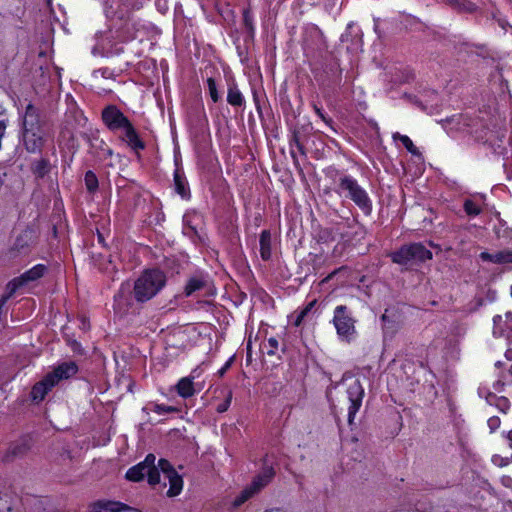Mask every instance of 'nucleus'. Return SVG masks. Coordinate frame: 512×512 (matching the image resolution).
<instances>
[{"mask_svg": "<svg viewBox=\"0 0 512 512\" xmlns=\"http://www.w3.org/2000/svg\"><path fill=\"white\" fill-rule=\"evenodd\" d=\"M46 131L40 111L28 104L22 121V139L26 150L30 153L40 152L45 143Z\"/></svg>", "mask_w": 512, "mask_h": 512, "instance_id": "f257e3e1", "label": "nucleus"}, {"mask_svg": "<svg viewBox=\"0 0 512 512\" xmlns=\"http://www.w3.org/2000/svg\"><path fill=\"white\" fill-rule=\"evenodd\" d=\"M102 120L110 131L123 130L122 140L133 150L138 151L145 148V143L139 138L132 123L117 106H106L102 111Z\"/></svg>", "mask_w": 512, "mask_h": 512, "instance_id": "f03ea898", "label": "nucleus"}, {"mask_svg": "<svg viewBox=\"0 0 512 512\" xmlns=\"http://www.w3.org/2000/svg\"><path fill=\"white\" fill-rule=\"evenodd\" d=\"M166 284V276L159 269L145 270L134 282L133 296L138 303H145L156 296Z\"/></svg>", "mask_w": 512, "mask_h": 512, "instance_id": "7ed1b4c3", "label": "nucleus"}, {"mask_svg": "<svg viewBox=\"0 0 512 512\" xmlns=\"http://www.w3.org/2000/svg\"><path fill=\"white\" fill-rule=\"evenodd\" d=\"M390 256L394 263L410 267L431 259L432 252L421 243H412L403 245Z\"/></svg>", "mask_w": 512, "mask_h": 512, "instance_id": "20e7f679", "label": "nucleus"}, {"mask_svg": "<svg viewBox=\"0 0 512 512\" xmlns=\"http://www.w3.org/2000/svg\"><path fill=\"white\" fill-rule=\"evenodd\" d=\"M155 460L154 454H148L144 461L128 469L126 478L133 482H139L147 477L150 485L158 484L160 482V474L155 465Z\"/></svg>", "mask_w": 512, "mask_h": 512, "instance_id": "39448f33", "label": "nucleus"}, {"mask_svg": "<svg viewBox=\"0 0 512 512\" xmlns=\"http://www.w3.org/2000/svg\"><path fill=\"white\" fill-rule=\"evenodd\" d=\"M339 188L345 196L352 200L365 213L371 211V200L366 191L350 176L344 175L339 179Z\"/></svg>", "mask_w": 512, "mask_h": 512, "instance_id": "423d86ee", "label": "nucleus"}, {"mask_svg": "<svg viewBox=\"0 0 512 512\" xmlns=\"http://www.w3.org/2000/svg\"><path fill=\"white\" fill-rule=\"evenodd\" d=\"M356 320L346 305H339L334 310L333 324L338 336L345 341H350L356 334Z\"/></svg>", "mask_w": 512, "mask_h": 512, "instance_id": "0eeeda50", "label": "nucleus"}, {"mask_svg": "<svg viewBox=\"0 0 512 512\" xmlns=\"http://www.w3.org/2000/svg\"><path fill=\"white\" fill-rule=\"evenodd\" d=\"M275 475L272 466H265L262 471L253 479L252 483L246 487L241 494L235 498L233 505L239 507L244 504L249 498L257 494L268 483L271 482Z\"/></svg>", "mask_w": 512, "mask_h": 512, "instance_id": "6e6552de", "label": "nucleus"}, {"mask_svg": "<svg viewBox=\"0 0 512 512\" xmlns=\"http://www.w3.org/2000/svg\"><path fill=\"white\" fill-rule=\"evenodd\" d=\"M347 396L349 400L348 423L352 425L354 417L362 405L364 396V389L359 380H354L348 385Z\"/></svg>", "mask_w": 512, "mask_h": 512, "instance_id": "1a4fd4ad", "label": "nucleus"}, {"mask_svg": "<svg viewBox=\"0 0 512 512\" xmlns=\"http://www.w3.org/2000/svg\"><path fill=\"white\" fill-rule=\"evenodd\" d=\"M77 372L78 366L74 361L63 362L47 374V380H51V385L56 386L61 380L69 379Z\"/></svg>", "mask_w": 512, "mask_h": 512, "instance_id": "9d476101", "label": "nucleus"}, {"mask_svg": "<svg viewBox=\"0 0 512 512\" xmlns=\"http://www.w3.org/2000/svg\"><path fill=\"white\" fill-rule=\"evenodd\" d=\"M31 446V439L28 437H23L11 443L3 456V461L12 462L16 459L24 457L31 449Z\"/></svg>", "mask_w": 512, "mask_h": 512, "instance_id": "9b49d317", "label": "nucleus"}, {"mask_svg": "<svg viewBox=\"0 0 512 512\" xmlns=\"http://www.w3.org/2000/svg\"><path fill=\"white\" fill-rule=\"evenodd\" d=\"M140 512L138 509L131 508L125 504L120 502L107 501L102 502L98 501L92 505V512Z\"/></svg>", "mask_w": 512, "mask_h": 512, "instance_id": "f8f14e48", "label": "nucleus"}, {"mask_svg": "<svg viewBox=\"0 0 512 512\" xmlns=\"http://www.w3.org/2000/svg\"><path fill=\"white\" fill-rule=\"evenodd\" d=\"M480 259L494 264H512V250L505 249L495 253L481 252Z\"/></svg>", "mask_w": 512, "mask_h": 512, "instance_id": "ddd939ff", "label": "nucleus"}, {"mask_svg": "<svg viewBox=\"0 0 512 512\" xmlns=\"http://www.w3.org/2000/svg\"><path fill=\"white\" fill-rule=\"evenodd\" d=\"M55 385H51V380H47V375L39 382H37L31 390V398L33 401L40 402L42 401L45 396L48 394L49 391L54 387Z\"/></svg>", "mask_w": 512, "mask_h": 512, "instance_id": "4468645a", "label": "nucleus"}, {"mask_svg": "<svg viewBox=\"0 0 512 512\" xmlns=\"http://www.w3.org/2000/svg\"><path fill=\"white\" fill-rule=\"evenodd\" d=\"M260 255L264 261L271 257V233L269 230H263L260 234Z\"/></svg>", "mask_w": 512, "mask_h": 512, "instance_id": "2eb2a0df", "label": "nucleus"}, {"mask_svg": "<svg viewBox=\"0 0 512 512\" xmlns=\"http://www.w3.org/2000/svg\"><path fill=\"white\" fill-rule=\"evenodd\" d=\"M176 390H177V393L183 398H188V397L193 396L195 393L193 378H190V377L181 378L176 385Z\"/></svg>", "mask_w": 512, "mask_h": 512, "instance_id": "dca6fc26", "label": "nucleus"}, {"mask_svg": "<svg viewBox=\"0 0 512 512\" xmlns=\"http://www.w3.org/2000/svg\"><path fill=\"white\" fill-rule=\"evenodd\" d=\"M174 186H175V191L179 195H181L182 198L190 197V190L187 186V181H186L184 175L179 170H176L174 173Z\"/></svg>", "mask_w": 512, "mask_h": 512, "instance_id": "f3484780", "label": "nucleus"}, {"mask_svg": "<svg viewBox=\"0 0 512 512\" xmlns=\"http://www.w3.org/2000/svg\"><path fill=\"white\" fill-rule=\"evenodd\" d=\"M33 242V232L31 230L23 231L17 238L14 243V249L19 253H23L27 250V248Z\"/></svg>", "mask_w": 512, "mask_h": 512, "instance_id": "a211bd4d", "label": "nucleus"}, {"mask_svg": "<svg viewBox=\"0 0 512 512\" xmlns=\"http://www.w3.org/2000/svg\"><path fill=\"white\" fill-rule=\"evenodd\" d=\"M166 478L168 479L170 485V488L167 491V495L169 497H174L180 494L183 487L182 477L176 472Z\"/></svg>", "mask_w": 512, "mask_h": 512, "instance_id": "6ab92c4d", "label": "nucleus"}, {"mask_svg": "<svg viewBox=\"0 0 512 512\" xmlns=\"http://www.w3.org/2000/svg\"><path fill=\"white\" fill-rule=\"evenodd\" d=\"M45 271L46 267L42 264H38L31 268L30 270L23 273L20 277L24 283H27L41 278L44 275Z\"/></svg>", "mask_w": 512, "mask_h": 512, "instance_id": "aec40b11", "label": "nucleus"}, {"mask_svg": "<svg viewBox=\"0 0 512 512\" xmlns=\"http://www.w3.org/2000/svg\"><path fill=\"white\" fill-rule=\"evenodd\" d=\"M227 102L232 106H241L244 103V98L235 84L228 88Z\"/></svg>", "mask_w": 512, "mask_h": 512, "instance_id": "412c9836", "label": "nucleus"}, {"mask_svg": "<svg viewBox=\"0 0 512 512\" xmlns=\"http://www.w3.org/2000/svg\"><path fill=\"white\" fill-rule=\"evenodd\" d=\"M51 170L50 162L47 159H40L36 161L32 166L34 175L39 178L46 176Z\"/></svg>", "mask_w": 512, "mask_h": 512, "instance_id": "4be33fe9", "label": "nucleus"}, {"mask_svg": "<svg viewBox=\"0 0 512 512\" xmlns=\"http://www.w3.org/2000/svg\"><path fill=\"white\" fill-rule=\"evenodd\" d=\"M206 285V281L202 278L193 277L189 279L188 283L185 286V295L190 296L194 292L203 289Z\"/></svg>", "mask_w": 512, "mask_h": 512, "instance_id": "5701e85b", "label": "nucleus"}, {"mask_svg": "<svg viewBox=\"0 0 512 512\" xmlns=\"http://www.w3.org/2000/svg\"><path fill=\"white\" fill-rule=\"evenodd\" d=\"M508 325L509 324L503 319V317L501 315L494 316L493 317V335L496 337L503 336Z\"/></svg>", "mask_w": 512, "mask_h": 512, "instance_id": "b1692460", "label": "nucleus"}, {"mask_svg": "<svg viewBox=\"0 0 512 512\" xmlns=\"http://www.w3.org/2000/svg\"><path fill=\"white\" fill-rule=\"evenodd\" d=\"M393 138L396 140H400L401 143L404 145V147L413 155H419L420 152L419 150L417 149V147L413 144L412 140L406 136V135H401L399 133H395L393 135Z\"/></svg>", "mask_w": 512, "mask_h": 512, "instance_id": "393cba45", "label": "nucleus"}, {"mask_svg": "<svg viewBox=\"0 0 512 512\" xmlns=\"http://www.w3.org/2000/svg\"><path fill=\"white\" fill-rule=\"evenodd\" d=\"M84 180L86 188L90 193H94L98 189V179L94 172L87 171Z\"/></svg>", "mask_w": 512, "mask_h": 512, "instance_id": "a878e982", "label": "nucleus"}, {"mask_svg": "<svg viewBox=\"0 0 512 512\" xmlns=\"http://www.w3.org/2000/svg\"><path fill=\"white\" fill-rule=\"evenodd\" d=\"M446 2L460 11L473 10V4L467 0H446Z\"/></svg>", "mask_w": 512, "mask_h": 512, "instance_id": "bb28decb", "label": "nucleus"}, {"mask_svg": "<svg viewBox=\"0 0 512 512\" xmlns=\"http://www.w3.org/2000/svg\"><path fill=\"white\" fill-rule=\"evenodd\" d=\"M156 467L158 468V470L160 469L163 472L165 477H168V476L176 473V471L173 468V466L166 459H160L159 462H158V466H156Z\"/></svg>", "mask_w": 512, "mask_h": 512, "instance_id": "cd10ccee", "label": "nucleus"}, {"mask_svg": "<svg viewBox=\"0 0 512 512\" xmlns=\"http://www.w3.org/2000/svg\"><path fill=\"white\" fill-rule=\"evenodd\" d=\"M464 210L469 216H477L481 212L480 207L469 199L464 202Z\"/></svg>", "mask_w": 512, "mask_h": 512, "instance_id": "c85d7f7f", "label": "nucleus"}, {"mask_svg": "<svg viewBox=\"0 0 512 512\" xmlns=\"http://www.w3.org/2000/svg\"><path fill=\"white\" fill-rule=\"evenodd\" d=\"M25 283L21 279V277L14 278L7 284V290L8 294L6 296H9V298L16 292V290L24 285Z\"/></svg>", "mask_w": 512, "mask_h": 512, "instance_id": "c756f323", "label": "nucleus"}, {"mask_svg": "<svg viewBox=\"0 0 512 512\" xmlns=\"http://www.w3.org/2000/svg\"><path fill=\"white\" fill-rule=\"evenodd\" d=\"M207 85H208L209 94H210L211 99L215 103L218 102L219 99H220V96H219L217 88H216L215 80L213 78H211V77L208 78L207 79Z\"/></svg>", "mask_w": 512, "mask_h": 512, "instance_id": "7c9ffc66", "label": "nucleus"}, {"mask_svg": "<svg viewBox=\"0 0 512 512\" xmlns=\"http://www.w3.org/2000/svg\"><path fill=\"white\" fill-rule=\"evenodd\" d=\"M495 407L502 413H506L510 409V401L504 396H499Z\"/></svg>", "mask_w": 512, "mask_h": 512, "instance_id": "2f4dec72", "label": "nucleus"}, {"mask_svg": "<svg viewBox=\"0 0 512 512\" xmlns=\"http://www.w3.org/2000/svg\"><path fill=\"white\" fill-rule=\"evenodd\" d=\"M154 412L158 414L171 413L177 411V409L173 406H167L162 404H156L153 409Z\"/></svg>", "mask_w": 512, "mask_h": 512, "instance_id": "473e14b6", "label": "nucleus"}, {"mask_svg": "<svg viewBox=\"0 0 512 512\" xmlns=\"http://www.w3.org/2000/svg\"><path fill=\"white\" fill-rule=\"evenodd\" d=\"M267 344H268L267 354L268 355H275L276 350L279 347L278 340L276 338H274V337H271V338L268 339Z\"/></svg>", "mask_w": 512, "mask_h": 512, "instance_id": "72a5a7b5", "label": "nucleus"}, {"mask_svg": "<svg viewBox=\"0 0 512 512\" xmlns=\"http://www.w3.org/2000/svg\"><path fill=\"white\" fill-rule=\"evenodd\" d=\"M500 424V418L497 416H491L487 421V425L491 432L496 431L500 427Z\"/></svg>", "mask_w": 512, "mask_h": 512, "instance_id": "f704fd0d", "label": "nucleus"}, {"mask_svg": "<svg viewBox=\"0 0 512 512\" xmlns=\"http://www.w3.org/2000/svg\"><path fill=\"white\" fill-rule=\"evenodd\" d=\"M231 400H232V392L229 391L225 401L218 405L217 411L219 413H223V412L227 411V409L230 406Z\"/></svg>", "mask_w": 512, "mask_h": 512, "instance_id": "c9c22d12", "label": "nucleus"}, {"mask_svg": "<svg viewBox=\"0 0 512 512\" xmlns=\"http://www.w3.org/2000/svg\"><path fill=\"white\" fill-rule=\"evenodd\" d=\"M313 109L315 113L321 118L323 122H325L327 125H331L332 119L328 118L322 111L320 107H318L316 104H313Z\"/></svg>", "mask_w": 512, "mask_h": 512, "instance_id": "e433bc0d", "label": "nucleus"}, {"mask_svg": "<svg viewBox=\"0 0 512 512\" xmlns=\"http://www.w3.org/2000/svg\"><path fill=\"white\" fill-rule=\"evenodd\" d=\"M498 398H499V396L495 395L494 393H488L486 395V401L491 406L496 405Z\"/></svg>", "mask_w": 512, "mask_h": 512, "instance_id": "4c0bfd02", "label": "nucleus"}, {"mask_svg": "<svg viewBox=\"0 0 512 512\" xmlns=\"http://www.w3.org/2000/svg\"><path fill=\"white\" fill-rule=\"evenodd\" d=\"M128 290H129V285L122 284L118 294H116L114 297L115 301L116 302L119 301L123 297L124 292L128 291Z\"/></svg>", "mask_w": 512, "mask_h": 512, "instance_id": "58836bf2", "label": "nucleus"}, {"mask_svg": "<svg viewBox=\"0 0 512 512\" xmlns=\"http://www.w3.org/2000/svg\"><path fill=\"white\" fill-rule=\"evenodd\" d=\"M298 144H302V143L300 142V139H299V135H298V133H297V132H294V133H293V136H292V139H291V141H290V145H291V146H292V145H295V146L297 147V146H298Z\"/></svg>", "mask_w": 512, "mask_h": 512, "instance_id": "ea45409f", "label": "nucleus"}, {"mask_svg": "<svg viewBox=\"0 0 512 512\" xmlns=\"http://www.w3.org/2000/svg\"><path fill=\"white\" fill-rule=\"evenodd\" d=\"M232 359L226 362V364L218 371L220 377H222L231 365Z\"/></svg>", "mask_w": 512, "mask_h": 512, "instance_id": "a19ab883", "label": "nucleus"}, {"mask_svg": "<svg viewBox=\"0 0 512 512\" xmlns=\"http://www.w3.org/2000/svg\"><path fill=\"white\" fill-rule=\"evenodd\" d=\"M315 303H316L315 300L310 302L301 312L303 314L307 315L311 311V309L314 307Z\"/></svg>", "mask_w": 512, "mask_h": 512, "instance_id": "79ce46f5", "label": "nucleus"}, {"mask_svg": "<svg viewBox=\"0 0 512 512\" xmlns=\"http://www.w3.org/2000/svg\"><path fill=\"white\" fill-rule=\"evenodd\" d=\"M305 316H306L305 314L300 312V314L297 316V318L295 320V325L299 326L301 324V322L303 321V319L305 318Z\"/></svg>", "mask_w": 512, "mask_h": 512, "instance_id": "37998d69", "label": "nucleus"}, {"mask_svg": "<svg viewBox=\"0 0 512 512\" xmlns=\"http://www.w3.org/2000/svg\"><path fill=\"white\" fill-rule=\"evenodd\" d=\"M505 321L510 324L512 323V312L508 311L506 314H505Z\"/></svg>", "mask_w": 512, "mask_h": 512, "instance_id": "c03bdc74", "label": "nucleus"}, {"mask_svg": "<svg viewBox=\"0 0 512 512\" xmlns=\"http://www.w3.org/2000/svg\"><path fill=\"white\" fill-rule=\"evenodd\" d=\"M296 148L300 154L306 155L305 148H304L303 144H298V146Z\"/></svg>", "mask_w": 512, "mask_h": 512, "instance_id": "a18cd8bd", "label": "nucleus"}, {"mask_svg": "<svg viewBox=\"0 0 512 512\" xmlns=\"http://www.w3.org/2000/svg\"><path fill=\"white\" fill-rule=\"evenodd\" d=\"M244 21H245V24L247 26H250L251 25V22H250V19H249V16L247 13L244 14Z\"/></svg>", "mask_w": 512, "mask_h": 512, "instance_id": "49530a36", "label": "nucleus"}, {"mask_svg": "<svg viewBox=\"0 0 512 512\" xmlns=\"http://www.w3.org/2000/svg\"><path fill=\"white\" fill-rule=\"evenodd\" d=\"M507 439H508V441L510 442V447L512 448V430H510V431L507 433Z\"/></svg>", "mask_w": 512, "mask_h": 512, "instance_id": "de8ad7c7", "label": "nucleus"}, {"mask_svg": "<svg viewBox=\"0 0 512 512\" xmlns=\"http://www.w3.org/2000/svg\"><path fill=\"white\" fill-rule=\"evenodd\" d=\"M381 320H382L384 323L390 322L389 317L387 316V314H386V313H385V314H383V315L381 316Z\"/></svg>", "mask_w": 512, "mask_h": 512, "instance_id": "09e8293b", "label": "nucleus"}, {"mask_svg": "<svg viewBox=\"0 0 512 512\" xmlns=\"http://www.w3.org/2000/svg\"><path fill=\"white\" fill-rule=\"evenodd\" d=\"M79 347H80V344L78 342L74 341L73 344H72L73 350L77 351Z\"/></svg>", "mask_w": 512, "mask_h": 512, "instance_id": "8fccbe9b", "label": "nucleus"}, {"mask_svg": "<svg viewBox=\"0 0 512 512\" xmlns=\"http://www.w3.org/2000/svg\"><path fill=\"white\" fill-rule=\"evenodd\" d=\"M506 357H507L508 359H512V348H511V349H509V350H507V352H506Z\"/></svg>", "mask_w": 512, "mask_h": 512, "instance_id": "3c124183", "label": "nucleus"}, {"mask_svg": "<svg viewBox=\"0 0 512 512\" xmlns=\"http://www.w3.org/2000/svg\"><path fill=\"white\" fill-rule=\"evenodd\" d=\"M291 156L292 158L294 159V162L296 163L297 162V159H296V155H295V152L293 149H291Z\"/></svg>", "mask_w": 512, "mask_h": 512, "instance_id": "603ef678", "label": "nucleus"}, {"mask_svg": "<svg viewBox=\"0 0 512 512\" xmlns=\"http://www.w3.org/2000/svg\"><path fill=\"white\" fill-rule=\"evenodd\" d=\"M98 241H99L100 243H103V241H104V238H103V236H102V234H101V233H98Z\"/></svg>", "mask_w": 512, "mask_h": 512, "instance_id": "864d4df0", "label": "nucleus"}, {"mask_svg": "<svg viewBox=\"0 0 512 512\" xmlns=\"http://www.w3.org/2000/svg\"><path fill=\"white\" fill-rule=\"evenodd\" d=\"M107 154L108 155H111L112 154V151L110 149H107Z\"/></svg>", "mask_w": 512, "mask_h": 512, "instance_id": "5fc2aeb1", "label": "nucleus"}, {"mask_svg": "<svg viewBox=\"0 0 512 512\" xmlns=\"http://www.w3.org/2000/svg\"><path fill=\"white\" fill-rule=\"evenodd\" d=\"M511 296H512V286H511Z\"/></svg>", "mask_w": 512, "mask_h": 512, "instance_id": "6e6d98bb", "label": "nucleus"}, {"mask_svg": "<svg viewBox=\"0 0 512 512\" xmlns=\"http://www.w3.org/2000/svg\"><path fill=\"white\" fill-rule=\"evenodd\" d=\"M511 344H512V342H511Z\"/></svg>", "mask_w": 512, "mask_h": 512, "instance_id": "4d7b16f0", "label": "nucleus"}]
</instances>
